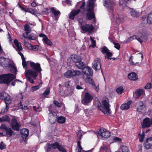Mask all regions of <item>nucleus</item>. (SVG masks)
I'll return each instance as SVG.
<instances>
[{"mask_svg":"<svg viewBox=\"0 0 152 152\" xmlns=\"http://www.w3.org/2000/svg\"><path fill=\"white\" fill-rule=\"evenodd\" d=\"M30 65L31 69L25 71V74L27 79L31 83H34L33 79H36L38 73L40 74V77H41V72L42 70L40 64L39 63L30 61Z\"/></svg>","mask_w":152,"mask_h":152,"instance_id":"nucleus-1","label":"nucleus"},{"mask_svg":"<svg viewBox=\"0 0 152 152\" xmlns=\"http://www.w3.org/2000/svg\"><path fill=\"white\" fill-rule=\"evenodd\" d=\"M108 99L106 97H104L102 99V104L103 107L98 105V108L99 110L102 111L106 115H107L111 113V110L110 109V106L109 104Z\"/></svg>","mask_w":152,"mask_h":152,"instance_id":"nucleus-2","label":"nucleus"},{"mask_svg":"<svg viewBox=\"0 0 152 152\" xmlns=\"http://www.w3.org/2000/svg\"><path fill=\"white\" fill-rule=\"evenodd\" d=\"M95 1V0H88L87 2L86 9L87 13L86 14V16L88 20L95 18L94 14L93 12Z\"/></svg>","mask_w":152,"mask_h":152,"instance_id":"nucleus-3","label":"nucleus"},{"mask_svg":"<svg viewBox=\"0 0 152 152\" xmlns=\"http://www.w3.org/2000/svg\"><path fill=\"white\" fill-rule=\"evenodd\" d=\"M15 78V75L12 74L1 75H0V84H5L8 85Z\"/></svg>","mask_w":152,"mask_h":152,"instance_id":"nucleus-4","label":"nucleus"},{"mask_svg":"<svg viewBox=\"0 0 152 152\" xmlns=\"http://www.w3.org/2000/svg\"><path fill=\"white\" fill-rule=\"evenodd\" d=\"M0 129L5 134L6 136L11 137L15 135V132L11 128L5 124H1L0 126Z\"/></svg>","mask_w":152,"mask_h":152,"instance_id":"nucleus-5","label":"nucleus"},{"mask_svg":"<svg viewBox=\"0 0 152 152\" xmlns=\"http://www.w3.org/2000/svg\"><path fill=\"white\" fill-rule=\"evenodd\" d=\"M71 59L78 68L81 69L84 67L83 63L81 61V58L80 57L75 55L72 56Z\"/></svg>","mask_w":152,"mask_h":152,"instance_id":"nucleus-6","label":"nucleus"},{"mask_svg":"<svg viewBox=\"0 0 152 152\" xmlns=\"http://www.w3.org/2000/svg\"><path fill=\"white\" fill-rule=\"evenodd\" d=\"M81 72L77 70L72 69L67 71L64 73V76L67 78L77 77L80 75Z\"/></svg>","mask_w":152,"mask_h":152,"instance_id":"nucleus-7","label":"nucleus"},{"mask_svg":"<svg viewBox=\"0 0 152 152\" xmlns=\"http://www.w3.org/2000/svg\"><path fill=\"white\" fill-rule=\"evenodd\" d=\"M98 137L100 136L101 138L104 140L110 137V132L103 128H101L100 130L98 132L97 135Z\"/></svg>","mask_w":152,"mask_h":152,"instance_id":"nucleus-8","label":"nucleus"},{"mask_svg":"<svg viewBox=\"0 0 152 152\" xmlns=\"http://www.w3.org/2000/svg\"><path fill=\"white\" fill-rule=\"evenodd\" d=\"M10 125L11 128L14 130L19 131L21 124L18 122L17 120L14 118H12L10 120Z\"/></svg>","mask_w":152,"mask_h":152,"instance_id":"nucleus-9","label":"nucleus"},{"mask_svg":"<svg viewBox=\"0 0 152 152\" xmlns=\"http://www.w3.org/2000/svg\"><path fill=\"white\" fill-rule=\"evenodd\" d=\"M101 61L99 58H96L92 63V67L95 71H97L101 69Z\"/></svg>","mask_w":152,"mask_h":152,"instance_id":"nucleus-10","label":"nucleus"},{"mask_svg":"<svg viewBox=\"0 0 152 152\" xmlns=\"http://www.w3.org/2000/svg\"><path fill=\"white\" fill-rule=\"evenodd\" d=\"M89 77V76H85L84 75H83V78L86 83L91 84L92 86L94 87V90L98 92L99 90V85L96 86L93 80Z\"/></svg>","mask_w":152,"mask_h":152,"instance_id":"nucleus-11","label":"nucleus"},{"mask_svg":"<svg viewBox=\"0 0 152 152\" xmlns=\"http://www.w3.org/2000/svg\"><path fill=\"white\" fill-rule=\"evenodd\" d=\"M103 5L109 10L113 11L115 4L112 0H103Z\"/></svg>","mask_w":152,"mask_h":152,"instance_id":"nucleus-12","label":"nucleus"},{"mask_svg":"<svg viewBox=\"0 0 152 152\" xmlns=\"http://www.w3.org/2000/svg\"><path fill=\"white\" fill-rule=\"evenodd\" d=\"M94 28V27L92 24H86L84 26H82L81 29L85 32L90 34L93 31Z\"/></svg>","mask_w":152,"mask_h":152,"instance_id":"nucleus-13","label":"nucleus"},{"mask_svg":"<svg viewBox=\"0 0 152 152\" xmlns=\"http://www.w3.org/2000/svg\"><path fill=\"white\" fill-rule=\"evenodd\" d=\"M4 100L6 104V107L5 108H3L2 109L1 112L4 113L8 110L9 108V105L11 103L12 100L10 96L8 95L4 99Z\"/></svg>","mask_w":152,"mask_h":152,"instance_id":"nucleus-14","label":"nucleus"},{"mask_svg":"<svg viewBox=\"0 0 152 152\" xmlns=\"http://www.w3.org/2000/svg\"><path fill=\"white\" fill-rule=\"evenodd\" d=\"M93 97L89 93H86L84 98L82 99L81 102L85 105H87L88 103L91 101Z\"/></svg>","mask_w":152,"mask_h":152,"instance_id":"nucleus-15","label":"nucleus"},{"mask_svg":"<svg viewBox=\"0 0 152 152\" xmlns=\"http://www.w3.org/2000/svg\"><path fill=\"white\" fill-rule=\"evenodd\" d=\"M143 146L145 150L152 149V137L147 138L145 140Z\"/></svg>","mask_w":152,"mask_h":152,"instance_id":"nucleus-16","label":"nucleus"},{"mask_svg":"<svg viewBox=\"0 0 152 152\" xmlns=\"http://www.w3.org/2000/svg\"><path fill=\"white\" fill-rule=\"evenodd\" d=\"M12 62V61L9 58H6L4 57H0V65L4 68L7 67L10 63Z\"/></svg>","mask_w":152,"mask_h":152,"instance_id":"nucleus-17","label":"nucleus"},{"mask_svg":"<svg viewBox=\"0 0 152 152\" xmlns=\"http://www.w3.org/2000/svg\"><path fill=\"white\" fill-rule=\"evenodd\" d=\"M82 69V72L84 74L83 75L85 76H90L93 75V72L91 68L89 67H85L84 64V67L81 68Z\"/></svg>","mask_w":152,"mask_h":152,"instance_id":"nucleus-18","label":"nucleus"},{"mask_svg":"<svg viewBox=\"0 0 152 152\" xmlns=\"http://www.w3.org/2000/svg\"><path fill=\"white\" fill-rule=\"evenodd\" d=\"M57 116L56 113L51 112L49 113V119L51 124H54L56 121Z\"/></svg>","mask_w":152,"mask_h":152,"instance_id":"nucleus-19","label":"nucleus"},{"mask_svg":"<svg viewBox=\"0 0 152 152\" xmlns=\"http://www.w3.org/2000/svg\"><path fill=\"white\" fill-rule=\"evenodd\" d=\"M12 62L10 63L7 67L10 68V71L11 72L16 74L17 72V68L13 61H12Z\"/></svg>","mask_w":152,"mask_h":152,"instance_id":"nucleus-20","label":"nucleus"},{"mask_svg":"<svg viewBox=\"0 0 152 152\" xmlns=\"http://www.w3.org/2000/svg\"><path fill=\"white\" fill-rule=\"evenodd\" d=\"M101 52L103 54H105L106 55L105 56H112L113 54L109 51V50L107 47L105 46L103 47L101 50Z\"/></svg>","mask_w":152,"mask_h":152,"instance_id":"nucleus-21","label":"nucleus"},{"mask_svg":"<svg viewBox=\"0 0 152 152\" xmlns=\"http://www.w3.org/2000/svg\"><path fill=\"white\" fill-rule=\"evenodd\" d=\"M20 133L22 138L25 139L27 138L29 134V131L28 129H23L21 130Z\"/></svg>","mask_w":152,"mask_h":152,"instance_id":"nucleus-22","label":"nucleus"},{"mask_svg":"<svg viewBox=\"0 0 152 152\" xmlns=\"http://www.w3.org/2000/svg\"><path fill=\"white\" fill-rule=\"evenodd\" d=\"M137 106V111L139 112H140L142 110H144L145 109V106L144 105L143 103L141 102H137L136 103Z\"/></svg>","mask_w":152,"mask_h":152,"instance_id":"nucleus-23","label":"nucleus"},{"mask_svg":"<svg viewBox=\"0 0 152 152\" xmlns=\"http://www.w3.org/2000/svg\"><path fill=\"white\" fill-rule=\"evenodd\" d=\"M80 10L78 9L77 10H74L71 11L69 15V19L74 20L75 16L78 14L80 12Z\"/></svg>","mask_w":152,"mask_h":152,"instance_id":"nucleus-24","label":"nucleus"},{"mask_svg":"<svg viewBox=\"0 0 152 152\" xmlns=\"http://www.w3.org/2000/svg\"><path fill=\"white\" fill-rule=\"evenodd\" d=\"M49 148H52L55 149L57 148L59 151H60L64 148L60 145L57 142H56L52 144L51 145L49 146Z\"/></svg>","mask_w":152,"mask_h":152,"instance_id":"nucleus-25","label":"nucleus"},{"mask_svg":"<svg viewBox=\"0 0 152 152\" xmlns=\"http://www.w3.org/2000/svg\"><path fill=\"white\" fill-rule=\"evenodd\" d=\"M51 12L56 17V20H58L59 16L61 15L60 12L58 10H56L54 7H52L51 8Z\"/></svg>","mask_w":152,"mask_h":152,"instance_id":"nucleus-26","label":"nucleus"},{"mask_svg":"<svg viewBox=\"0 0 152 152\" xmlns=\"http://www.w3.org/2000/svg\"><path fill=\"white\" fill-rule=\"evenodd\" d=\"M14 43L15 45V47H14L17 51H21L23 49L20 43H19L18 40L16 39H15Z\"/></svg>","mask_w":152,"mask_h":152,"instance_id":"nucleus-27","label":"nucleus"},{"mask_svg":"<svg viewBox=\"0 0 152 152\" xmlns=\"http://www.w3.org/2000/svg\"><path fill=\"white\" fill-rule=\"evenodd\" d=\"M132 101H129L127 103L123 104H122L120 108L122 110H128L129 108V106L132 103Z\"/></svg>","mask_w":152,"mask_h":152,"instance_id":"nucleus-28","label":"nucleus"},{"mask_svg":"<svg viewBox=\"0 0 152 152\" xmlns=\"http://www.w3.org/2000/svg\"><path fill=\"white\" fill-rule=\"evenodd\" d=\"M128 77L129 79L135 80L138 78L137 76L134 72H132L128 74Z\"/></svg>","mask_w":152,"mask_h":152,"instance_id":"nucleus-29","label":"nucleus"},{"mask_svg":"<svg viewBox=\"0 0 152 152\" xmlns=\"http://www.w3.org/2000/svg\"><path fill=\"white\" fill-rule=\"evenodd\" d=\"M130 14L133 17H137L139 16V13L137 12L131 8L129 9Z\"/></svg>","mask_w":152,"mask_h":152,"instance_id":"nucleus-30","label":"nucleus"},{"mask_svg":"<svg viewBox=\"0 0 152 152\" xmlns=\"http://www.w3.org/2000/svg\"><path fill=\"white\" fill-rule=\"evenodd\" d=\"M135 94L137 97H139L140 96H143L145 95L143 90L140 89H137L135 92Z\"/></svg>","mask_w":152,"mask_h":152,"instance_id":"nucleus-31","label":"nucleus"},{"mask_svg":"<svg viewBox=\"0 0 152 152\" xmlns=\"http://www.w3.org/2000/svg\"><path fill=\"white\" fill-rule=\"evenodd\" d=\"M10 117L8 115H4L1 118H0V122L6 121L8 123L10 122Z\"/></svg>","mask_w":152,"mask_h":152,"instance_id":"nucleus-32","label":"nucleus"},{"mask_svg":"<svg viewBox=\"0 0 152 152\" xmlns=\"http://www.w3.org/2000/svg\"><path fill=\"white\" fill-rule=\"evenodd\" d=\"M147 23L148 24H152V12L149 14L147 16Z\"/></svg>","mask_w":152,"mask_h":152,"instance_id":"nucleus-33","label":"nucleus"},{"mask_svg":"<svg viewBox=\"0 0 152 152\" xmlns=\"http://www.w3.org/2000/svg\"><path fill=\"white\" fill-rule=\"evenodd\" d=\"M57 122L60 124H62L65 121V118L62 116H60L57 118Z\"/></svg>","mask_w":152,"mask_h":152,"instance_id":"nucleus-34","label":"nucleus"},{"mask_svg":"<svg viewBox=\"0 0 152 152\" xmlns=\"http://www.w3.org/2000/svg\"><path fill=\"white\" fill-rule=\"evenodd\" d=\"M37 36L36 35L32 33L29 34L28 37V39L29 40H35L37 39Z\"/></svg>","mask_w":152,"mask_h":152,"instance_id":"nucleus-35","label":"nucleus"},{"mask_svg":"<svg viewBox=\"0 0 152 152\" xmlns=\"http://www.w3.org/2000/svg\"><path fill=\"white\" fill-rule=\"evenodd\" d=\"M24 31L26 32H28L30 33L31 31V28L28 24H26L24 26Z\"/></svg>","mask_w":152,"mask_h":152,"instance_id":"nucleus-36","label":"nucleus"},{"mask_svg":"<svg viewBox=\"0 0 152 152\" xmlns=\"http://www.w3.org/2000/svg\"><path fill=\"white\" fill-rule=\"evenodd\" d=\"M138 136L139 137V141L140 142H142L145 137V134L144 131L142 132V134H141L140 133L138 134Z\"/></svg>","mask_w":152,"mask_h":152,"instance_id":"nucleus-37","label":"nucleus"},{"mask_svg":"<svg viewBox=\"0 0 152 152\" xmlns=\"http://www.w3.org/2000/svg\"><path fill=\"white\" fill-rule=\"evenodd\" d=\"M43 39L44 40L46 44L50 46H51L52 45V42L50 41V40L49 39H48L47 37L43 38Z\"/></svg>","mask_w":152,"mask_h":152,"instance_id":"nucleus-38","label":"nucleus"},{"mask_svg":"<svg viewBox=\"0 0 152 152\" xmlns=\"http://www.w3.org/2000/svg\"><path fill=\"white\" fill-rule=\"evenodd\" d=\"M42 83V82L40 83L38 85L32 86L31 87V90L32 91H35L38 89L41 86Z\"/></svg>","mask_w":152,"mask_h":152,"instance_id":"nucleus-39","label":"nucleus"},{"mask_svg":"<svg viewBox=\"0 0 152 152\" xmlns=\"http://www.w3.org/2000/svg\"><path fill=\"white\" fill-rule=\"evenodd\" d=\"M53 103L55 105L58 107H60L63 104V103L61 102H59L58 101L54 100L53 101Z\"/></svg>","mask_w":152,"mask_h":152,"instance_id":"nucleus-40","label":"nucleus"},{"mask_svg":"<svg viewBox=\"0 0 152 152\" xmlns=\"http://www.w3.org/2000/svg\"><path fill=\"white\" fill-rule=\"evenodd\" d=\"M122 152H129V149L125 145H123L121 147Z\"/></svg>","mask_w":152,"mask_h":152,"instance_id":"nucleus-41","label":"nucleus"},{"mask_svg":"<svg viewBox=\"0 0 152 152\" xmlns=\"http://www.w3.org/2000/svg\"><path fill=\"white\" fill-rule=\"evenodd\" d=\"M124 90L123 89V87L122 86H120L116 90V91L119 94H121L122 93Z\"/></svg>","mask_w":152,"mask_h":152,"instance_id":"nucleus-42","label":"nucleus"},{"mask_svg":"<svg viewBox=\"0 0 152 152\" xmlns=\"http://www.w3.org/2000/svg\"><path fill=\"white\" fill-rule=\"evenodd\" d=\"M50 89L49 88H47L44 93L42 94V96H46L48 95L50 92Z\"/></svg>","mask_w":152,"mask_h":152,"instance_id":"nucleus-43","label":"nucleus"},{"mask_svg":"<svg viewBox=\"0 0 152 152\" xmlns=\"http://www.w3.org/2000/svg\"><path fill=\"white\" fill-rule=\"evenodd\" d=\"M115 21L116 22L117 24H118L122 22V19L120 18L118 15L116 16L114 19Z\"/></svg>","mask_w":152,"mask_h":152,"instance_id":"nucleus-44","label":"nucleus"},{"mask_svg":"<svg viewBox=\"0 0 152 152\" xmlns=\"http://www.w3.org/2000/svg\"><path fill=\"white\" fill-rule=\"evenodd\" d=\"M24 45L25 46L29 49H31V48L32 47L31 45L28 42H24Z\"/></svg>","mask_w":152,"mask_h":152,"instance_id":"nucleus-45","label":"nucleus"},{"mask_svg":"<svg viewBox=\"0 0 152 152\" xmlns=\"http://www.w3.org/2000/svg\"><path fill=\"white\" fill-rule=\"evenodd\" d=\"M135 38H136V36L135 35H133V36H131L129 37L127 39L126 42H130L133 39H135Z\"/></svg>","mask_w":152,"mask_h":152,"instance_id":"nucleus-46","label":"nucleus"},{"mask_svg":"<svg viewBox=\"0 0 152 152\" xmlns=\"http://www.w3.org/2000/svg\"><path fill=\"white\" fill-rule=\"evenodd\" d=\"M133 0H124V1L123 0H119V2L120 5H123L124 4V2H131L133 1Z\"/></svg>","mask_w":152,"mask_h":152,"instance_id":"nucleus-47","label":"nucleus"},{"mask_svg":"<svg viewBox=\"0 0 152 152\" xmlns=\"http://www.w3.org/2000/svg\"><path fill=\"white\" fill-rule=\"evenodd\" d=\"M28 12H29L37 17V12L36 10H34L31 9H29Z\"/></svg>","mask_w":152,"mask_h":152,"instance_id":"nucleus-48","label":"nucleus"},{"mask_svg":"<svg viewBox=\"0 0 152 152\" xmlns=\"http://www.w3.org/2000/svg\"><path fill=\"white\" fill-rule=\"evenodd\" d=\"M20 108L22 110H26L28 109V107L27 106H24L23 107V105H22V102L21 101H20Z\"/></svg>","mask_w":152,"mask_h":152,"instance_id":"nucleus-49","label":"nucleus"},{"mask_svg":"<svg viewBox=\"0 0 152 152\" xmlns=\"http://www.w3.org/2000/svg\"><path fill=\"white\" fill-rule=\"evenodd\" d=\"M138 35L141 38H143V39H145L146 37V35L143 32L142 33H141L139 32L138 33Z\"/></svg>","mask_w":152,"mask_h":152,"instance_id":"nucleus-50","label":"nucleus"},{"mask_svg":"<svg viewBox=\"0 0 152 152\" xmlns=\"http://www.w3.org/2000/svg\"><path fill=\"white\" fill-rule=\"evenodd\" d=\"M80 24V27L81 28H82V26H84L85 25V23L83 22L82 19H80L78 20Z\"/></svg>","mask_w":152,"mask_h":152,"instance_id":"nucleus-51","label":"nucleus"},{"mask_svg":"<svg viewBox=\"0 0 152 152\" xmlns=\"http://www.w3.org/2000/svg\"><path fill=\"white\" fill-rule=\"evenodd\" d=\"M22 64L24 68L26 67L27 64L25 60V58L22 59Z\"/></svg>","mask_w":152,"mask_h":152,"instance_id":"nucleus-52","label":"nucleus"},{"mask_svg":"<svg viewBox=\"0 0 152 152\" xmlns=\"http://www.w3.org/2000/svg\"><path fill=\"white\" fill-rule=\"evenodd\" d=\"M151 87V84L150 83H148L145 86V89H148L150 88Z\"/></svg>","mask_w":152,"mask_h":152,"instance_id":"nucleus-53","label":"nucleus"},{"mask_svg":"<svg viewBox=\"0 0 152 152\" xmlns=\"http://www.w3.org/2000/svg\"><path fill=\"white\" fill-rule=\"evenodd\" d=\"M29 33L28 32H24L23 34V37L25 38H28V36L29 35V34H28Z\"/></svg>","mask_w":152,"mask_h":152,"instance_id":"nucleus-54","label":"nucleus"},{"mask_svg":"<svg viewBox=\"0 0 152 152\" xmlns=\"http://www.w3.org/2000/svg\"><path fill=\"white\" fill-rule=\"evenodd\" d=\"M132 57H131L129 59V61L131 64L132 65H134L139 63L138 62H136V63H134L132 60Z\"/></svg>","mask_w":152,"mask_h":152,"instance_id":"nucleus-55","label":"nucleus"},{"mask_svg":"<svg viewBox=\"0 0 152 152\" xmlns=\"http://www.w3.org/2000/svg\"><path fill=\"white\" fill-rule=\"evenodd\" d=\"M5 148V146L4 144L2 142H1V143H0V149H3Z\"/></svg>","mask_w":152,"mask_h":152,"instance_id":"nucleus-56","label":"nucleus"},{"mask_svg":"<svg viewBox=\"0 0 152 152\" xmlns=\"http://www.w3.org/2000/svg\"><path fill=\"white\" fill-rule=\"evenodd\" d=\"M113 43L114 45V47L117 49L119 50L120 49L119 45L118 43H116L114 42H113Z\"/></svg>","mask_w":152,"mask_h":152,"instance_id":"nucleus-57","label":"nucleus"},{"mask_svg":"<svg viewBox=\"0 0 152 152\" xmlns=\"http://www.w3.org/2000/svg\"><path fill=\"white\" fill-rule=\"evenodd\" d=\"M90 39L91 41L92 45L93 47L96 45V41L95 40H93L91 37H90Z\"/></svg>","mask_w":152,"mask_h":152,"instance_id":"nucleus-58","label":"nucleus"},{"mask_svg":"<svg viewBox=\"0 0 152 152\" xmlns=\"http://www.w3.org/2000/svg\"><path fill=\"white\" fill-rule=\"evenodd\" d=\"M21 82V81H20L19 80L16 79V80H15L14 81L12 82V83L11 84L12 85V86H14L15 85V84L17 82Z\"/></svg>","mask_w":152,"mask_h":152,"instance_id":"nucleus-59","label":"nucleus"},{"mask_svg":"<svg viewBox=\"0 0 152 152\" xmlns=\"http://www.w3.org/2000/svg\"><path fill=\"white\" fill-rule=\"evenodd\" d=\"M112 56H108L107 57V56H105V58H107L108 59H113L114 60H115L116 59V58H110V57H111Z\"/></svg>","mask_w":152,"mask_h":152,"instance_id":"nucleus-60","label":"nucleus"},{"mask_svg":"<svg viewBox=\"0 0 152 152\" xmlns=\"http://www.w3.org/2000/svg\"><path fill=\"white\" fill-rule=\"evenodd\" d=\"M113 140L115 141H120L121 140V139L118 137H115L113 139Z\"/></svg>","mask_w":152,"mask_h":152,"instance_id":"nucleus-61","label":"nucleus"},{"mask_svg":"<svg viewBox=\"0 0 152 152\" xmlns=\"http://www.w3.org/2000/svg\"><path fill=\"white\" fill-rule=\"evenodd\" d=\"M83 150V148L82 147L80 148L77 147V152H83L82 151Z\"/></svg>","mask_w":152,"mask_h":152,"instance_id":"nucleus-62","label":"nucleus"},{"mask_svg":"<svg viewBox=\"0 0 152 152\" xmlns=\"http://www.w3.org/2000/svg\"><path fill=\"white\" fill-rule=\"evenodd\" d=\"M65 85L66 87L68 88L69 85V82L68 81L66 82L65 83Z\"/></svg>","mask_w":152,"mask_h":152,"instance_id":"nucleus-63","label":"nucleus"},{"mask_svg":"<svg viewBox=\"0 0 152 152\" xmlns=\"http://www.w3.org/2000/svg\"><path fill=\"white\" fill-rule=\"evenodd\" d=\"M31 5L33 7H35L37 5V4L34 1L31 3Z\"/></svg>","mask_w":152,"mask_h":152,"instance_id":"nucleus-64","label":"nucleus"}]
</instances>
